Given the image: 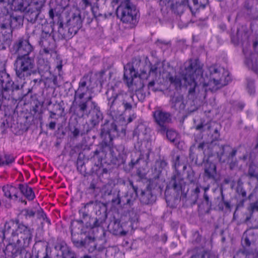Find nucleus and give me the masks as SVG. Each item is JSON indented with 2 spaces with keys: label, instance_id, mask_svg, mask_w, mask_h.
Returning a JSON list of instances; mask_svg holds the SVG:
<instances>
[{
  "label": "nucleus",
  "instance_id": "774afa93",
  "mask_svg": "<svg viewBox=\"0 0 258 258\" xmlns=\"http://www.w3.org/2000/svg\"><path fill=\"white\" fill-rule=\"evenodd\" d=\"M247 88L248 92L250 94H252L255 92V87L254 85V82L252 80H248L247 84Z\"/></svg>",
  "mask_w": 258,
  "mask_h": 258
},
{
  "label": "nucleus",
  "instance_id": "f8f14e48",
  "mask_svg": "<svg viewBox=\"0 0 258 258\" xmlns=\"http://www.w3.org/2000/svg\"><path fill=\"white\" fill-rule=\"evenodd\" d=\"M6 240L8 241V243L3 250L5 255L17 257L25 251L26 247L22 244V242H20V240H17L16 242H13V240H11L10 238L7 239Z\"/></svg>",
  "mask_w": 258,
  "mask_h": 258
},
{
  "label": "nucleus",
  "instance_id": "c03bdc74",
  "mask_svg": "<svg viewBox=\"0 0 258 258\" xmlns=\"http://www.w3.org/2000/svg\"><path fill=\"white\" fill-rule=\"evenodd\" d=\"M85 248H87L89 252L94 251L97 247V243L95 237L87 236L85 238Z\"/></svg>",
  "mask_w": 258,
  "mask_h": 258
},
{
  "label": "nucleus",
  "instance_id": "aec40b11",
  "mask_svg": "<svg viewBox=\"0 0 258 258\" xmlns=\"http://www.w3.org/2000/svg\"><path fill=\"white\" fill-rule=\"evenodd\" d=\"M102 138V141L99 145V150L102 153V154H104L106 156L107 153L109 152L111 156L113 158H116V154L114 151V149H115V147L114 145L113 140L110 138Z\"/></svg>",
  "mask_w": 258,
  "mask_h": 258
},
{
  "label": "nucleus",
  "instance_id": "79ce46f5",
  "mask_svg": "<svg viewBox=\"0 0 258 258\" xmlns=\"http://www.w3.org/2000/svg\"><path fill=\"white\" fill-rule=\"evenodd\" d=\"M42 49L39 51L40 56L38 58H43L46 59L50 58L52 56V53L54 51L52 46L48 45L46 47H41Z\"/></svg>",
  "mask_w": 258,
  "mask_h": 258
},
{
  "label": "nucleus",
  "instance_id": "1a4fd4ad",
  "mask_svg": "<svg viewBox=\"0 0 258 258\" xmlns=\"http://www.w3.org/2000/svg\"><path fill=\"white\" fill-rule=\"evenodd\" d=\"M91 89L79 84L78 88L75 92L74 101H76L79 111L83 115L87 112L89 102H93L91 95L84 98L88 91Z\"/></svg>",
  "mask_w": 258,
  "mask_h": 258
},
{
  "label": "nucleus",
  "instance_id": "6e6552de",
  "mask_svg": "<svg viewBox=\"0 0 258 258\" xmlns=\"http://www.w3.org/2000/svg\"><path fill=\"white\" fill-rule=\"evenodd\" d=\"M33 232V228L25 225L23 223H20L19 220H17V228L13 233L12 237H18L17 240H20L22 244L27 248L32 241Z\"/></svg>",
  "mask_w": 258,
  "mask_h": 258
},
{
  "label": "nucleus",
  "instance_id": "ea45409f",
  "mask_svg": "<svg viewBox=\"0 0 258 258\" xmlns=\"http://www.w3.org/2000/svg\"><path fill=\"white\" fill-rule=\"evenodd\" d=\"M163 67V64L160 61H157L154 64H152L150 61V67L148 71V76L153 75L155 77L159 73H161V69Z\"/></svg>",
  "mask_w": 258,
  "mask_h": 258
},
{
  "label": "nucleus",
  "instance_id": "69168bd1",
  "mask_svg": "<svg viewBox=\"0 0 258 258\" xmlns=\"http://www.w3.org/2000/svg\"><path fill=\"white\" fill-rule=\"evenodd\" d=\"M146 130H147V128L144 125H139L137 127L136 130L135 131V132L134 133V135L135 136V134H138L139 136L141 135V134L145 135L146 134V133L145 132V131H146Z\"/></svg>",
  "mask_w": 258,
  "mask_h": 258
},
{
  "label": "nucleus",
  "instance_id": "2eb2a0df",
  "mask_svg": "<svg viewBox=\"0 0 258 258\" xmlns=\"http://www.w3.org/2000/svg\"><path fill=\"white\" fill-rule=\"evenodd\" d=\"M253 47L256 51L251 53L248 57H246L244 62L245 64L253 72L258 73V38L253 42Z\"/></svg>",
  "mask_w": 258,
  "mask_h": 258
},
{
  "label": "nucleus",
  "instance_id": "3c124183",
  "mask_svg": "<svg viewBox=\"0 0 258 258\" xmlns=\"http://www.w3.org/2000/svg\"><path fill=\"white\" fill-rule=\"evenodd\" d=\"M69 4L70 0H56L54 11L58 10V12L63 11L69 6Z\"/></svg>",
  "mask_w": 258,
  "mask_h": 258
},
{
  "label": "nucleus",
  "instance_id": "b1692460",
  "mask_svg": "<svg viewBox=\"0 0 258 258\" xmlns=\"http://www.w3.org/2000/svg\"><path fill=\"white\" fill-rule=\"evenodd\" d=\"M171 107L179 112L183 111L185 108L183 96L180 94H175L171 96L170 100Z\"/></svg>",
  "mask_w": 258,
  "mask_h": 258
},
{
  "label": "nucleus",
  "instance_id": "a878e982",
  "mask_svg": "<svg viewBox=\"0 0 258 258\" xmlns=\"http://www.w3.org/2000/svg\"><path fill=\"white\" fill-rule=\"evenodd\" d=\"M204 176L207 179L216 180L217 176V167L214 163L207 160L204 164Z\"/></svg>",
  "mask_w": 258,
  "mask_h": 258
},
{
  "label": "nucleus",
  "instance_id": "f3484780",
  "mask_svg": "<svg viewBox=\"0 0 258 258\" xmlns=\"http://www.w3.org/2000/svg\"><path fill=\"white\" fill-rule=\"evenodd\" d=\"M2 18L4 19L2 21L7 23V24H9L8 25L12 30L19 28L23 25L24 16H23L14 14L11 15L9 13L7 14H4Z\"/></svg>",
  "mask_w": 258,
  "mask_h": 258
},
{
  "label": "nucleus",
  "instance_id": "338daca9",
  "mask_svg": "<svg viewBox=\"0 0 258 258\" xmlns=\"http://www.w3.org/2000/svg\"><path fill=\"white\" fill-rule=\"evenodd\" d=\"M248 210L251 213L254 212H258V201L255 202L250 203L248 208Z\"/></svg>",
  "mask_w": 258,
  "mask_h": 258
},
{
  "label": "nucleus",
  "instance_id": "4468645a",
  "mask_svg": "<svg viewBox=\"0 0 258 258\" xmlns=\"http://www.w3.org/2000/svg\"><path fill=\"white\" fill-rule=\"evenodd\" d=\"M118 131L115 123L112 121H110L106 120L102 125L101 131V136L102 138L111 139L113 140L114 137L117 135Z\"/></svg>",
  "mask_w": 258,
  "mask_h": 258
},
{
  "label": "nucleus",
  "instance_id": "680f3d73",
  "mask_svg": "<svg viewBox=\"0 0 258 258\" xmlns=\"http://www.w3.org/2000/svg\"><path fill=\"white\" fill-rule=\"evenodd\" d=\"M79 6L82 10H85L88 7H91L92 9L93 7L92 2L89 0H81Z\"/></svg>",
  "mask_w": 258,
  "mask_h": 258
},
{
  "label": "nucleus",
  "instance_id": "8fccbe9b",
  "mask_svg": "<svg viewBox=\"0 0 258 258\" xmlns=\"http://www.w3.org/2000/svg\"><path fill=\"white\" fill-rule=\"evenodd\" d=\"M201 185L199 184H196V187L191 190V196L189 199L192 204H195L199 197Z\"/></svg>",
  "mask_w": 258,
  "mask_h": 258
},
{
  "label": "nucleus",
  "instance_id": "e433bc0d",
  "mask_svg": "<svg viewBox=\"0 0 258 258\" xmlns=\"http://www.w3.org/2000/svg\"><path fill=\"white\" fill-rule=\"evenodd\" d=\"M150 67V60L148 56L144 57L138 70V77H148V71Z\"/></svg>",
  "mask_w": 258,
  "mask_h": 258
},
{
  "label": "nucleus",
  "instance_id": "4be33fe9",
  "mask_svg": "<svg viewBox=\"0 0 258 258\" xmlns=\"http://www.w3.org/2000/svg\"><path fill=\"white\" fill-rule=\"evenodd\" d=\"M16 228L17 220L15 221L13 219H11L6 221L1 231L2 235H0L2 241L4 242V240L8 239L7 235L10 233H11V236L12 237V234L15 232Z\"/></svg>",
  "mask_w": 258,
  "mask_h": 258
},
{
  "label": "nucleus",
  "instance_id": "20e7f679",
  "mask_svg": "<svg viewBox=\"0 0 258 258\" xmlns=\"http://www.w3.org/2000/svg\"><path fill=\"white\" fill-rule=\"evenodd\" d=\"M14 64L16 75L21 81L36 73L34 58L29 55L18 56Z\"/></svg>",
  "mask_w": 258,
  "mask_h": 258
},
{
  "label": "nucleus",
  "instance_id": "13d9d810",
  "mask_svg": "<svg viewBox=\"0 0 258 258\" xmlns=\"http://www.w3.org/2000/svg\"><path fill=\"white\" fill-rule=\"evenodd\" d=\"M74 226H76L77 230H80L81 233H84L83 230L84 227V222L82 219L77 220L75 221V223H72L71 224V229H73Z\"/></svg>",
  "mask_w": 258,
  "mask_h": 258
},
{
  "label": "nucleus",
  "instance_id": "0e129e2a",
  "mask_svg": "<svg viewBox=\"0 0 258 258\" xmlns=\"http://www.w3.org/2000/svg\"><path fill=\"white\" fill-rule=\"evenodd\" d=\"M38 218H41L44 221H46L49 225L51 224L50 220L47 217L46 215L43 212V211L41 209L40 211H37Z\"/></svg>",
  "mask_w": 258,
  "mask_h": 258
},
{
  "label": "nucleus",
  "instance_id": "a19ab883",
  "mask_svg": "<svg viewBox=\"0 0 258 258\" xmlns=\"http://www.w3.org/2000/svg\"><path fill=\"white\" fill-rule=\"evenodd\" d=\"M82 205L83 206L81 208L82 209H85V210L89 209V212L92 210H96V211L101 210L102 207L105 206L102 203L97 201H90L86 204H82Z\"/></svg>",
  "mask_w": 258,
  "mask_h": 258
},
{
  "label": "nucleus",
  "instance_id": "9b49d317",
  "mask_svg": "<svg viewBox=\"0 0 258 258\" xmlns=\"http://www.w3.org/2000/svg\"><path fill=\"white\" fill-rule=\"evenodd\" d=\"M13 48L18 56H27L33 51V47L28 39L19 38L14 44Z\"/></svg>",
  "mask_w": 258,
  "mask_h": 258
},
{
  "label": "nucleus",
  "instance_id": "9d476101",
  "mask_svg": "<svg viewBox=\"0 0 258 258\" xmlns=\"http://www.w3.org/2000/svg\"><path fill=\"white\" fill-rule=\"evenodd\" d=\"M154 121L159 125L158 132L162 135L165 134L166 124L171 122V114L161 108L158 107L152 112Z\"/></svg>",
  "mask_w": 258,
  "mask_h": 258
},
{
  "label": "nucleus",
  "instance_id": "7ed1b4c3",
  "mask_svg": "<svg viewBox=\"0 0 258 258\" xmlns=\"http://www.w3.org/2000/svg\"><path fill=\"white\" fill-rule=\"evenodd\" d=\"M143 60L140 56L134 57L131 62H128L124 66L123 81L128 88H132L133 90H139L143 86L140 79V84L137 86L134 83V80L138 77V70Z\"/></svg>",
  "mask_w": 258,
  "mask_h": 258
},
{
  "label": "nucleus",
  "instance_id": "c9c22d12",
  "mask_svg": "<svg viewBox=\"0 0 258 258\" xmlns=\"http://www.w3.org/2000/svg\"><path fill=\"white\" fill-rule=\"evenodd\" d=\"M208 146V144L205 142L200 143L197 147H196L195 144L191 145L189 148V158L192 161L195 160V162H197V158L195 155L194 150L197 148L199 151H203V154H205V149Z\"/></svg>",
  "mask_w": 258,
  "mask_h": 258
},
{
  "label": "nucleus",
  "instance_id": "5701e85b",
  "mask_svg": "<svg viewBox=\"0 0 258 258\" xmlns=\"http://www.w3.org/2000/svg\"><path fill=\"white\" fill-rule=\"evenodd\" d=\"M184 182L183 179L180 178L179 175H173L171 177V181L169 183V185L173 188L177 194L179 195L180 192H181L180 199L181 198H185L186 194L182 192V187L184 185Z\"/></svg>",
  "mask_w": 258,
  "mask_h": 258
},
{
  "label": "nucleus",
  "instance_id": "0eeeda50",
  "mask_svg": "<svg viewBox=\"0 0 258 258\" xmlns=\"http://www.w3.org/2000/svg\"><path fill=\"white\" fill-rule=\"evenodd\" d=\"M13 5L17 10L25 13L26 19L31 23L36 22L42 8L29 3L28 5L25 6L23 1L13 0Z\"/></svg>",
  "mask_w": 258,
  "mask_h": 258
},
{
  "label": "nucleus",
  "instance_id": "09e8293b",
  "mask_svg": "<svg viewBox=\"0 0 258 258\" xmlns=\"http://www.w3.org/2000/svg\"><path fill=\"white\" fill-rule=\"evenodd\" d=\"M166 135L167 139L171 143H176L178 140V133L172 130H168L167 127H166V131L165 134Z\"/></svg>",
  "mask_w": 258,
  "mask_h": 258
},
{
  "label": "nucleus",
  "instance_id": "4c0bfd02",
  "mask_svg": "<svg viewBox=\"0 0 258 258\" xmlns=\"http://www.w3.org/2000/svg\"><path fill=\"white\" fill-rule=\"evenodd\" d=\"M71 239L74 246L77 248L85 247V239L83 240H79L76 237L77 234H82L83 233H81L80 230H77L76 226H74L73 229L71 230Z\"/></svg>",
  "mask_w": 258,
  "mask_h": 258
},
{
  "label": "nucleus",
  "instance_id": "603ef678",
  "mask_svg": "<svg viewBox=\"0 0 258 258\" xmlns=\"http://www.w3.org/2000/svg\"><path fill=\"white\" fill-rule=\"evenodd\" d=\"M71 136L73 138L77 139L80 136H83L85 134L84 131H81L77 126H71L70 127Z\"/></svg>",
  "mask_w": 258,
  "mask_h": 258
},
{
  "label": "nucleus",
  "instance_id": "cd10ccee",
  "mask_svg": "<svg viewBox=\"0 0 258 258\" xmlns=\"http://www.w3.org/2000/svg\"><path fill=\"white\" fill-rule=\"evenodd\" d=\"M92 108L93 109V115L90 119V123L92 127L98 125L103 119V114L100 110V107L95 102H92Z\"/></svg>",
  "mask_w": 258,
  "mask_h": 258
},
{
  "label": "nucleus",
  "instance_id": "bf43d9fd",
  "mask_svg": "<svg viewBox=\"0 0 258 258\" xmlns=\"http://www.w3.org/2000/svg\"><path fill=\"white\" fill-rule=\"evenodd\" d=\"M21 213L24 215L25 219H27L28 218H33L35 215V212L29 209H23Z\"/></svg>",
  "mask_w": 258,
  "mask_h": 258
},
{
  "label": "nucleus",
  "instance_id": "423d86ee",
  "mask_svg": "<svg viewBox=\"0 0 258 258\" xmlns=\"http://www.w3.org/2000/svg\"><path fill=\"white\" fill-rule=\"evenodd\" d=\"M127 187L130 186L133 189L132 192L130 190L123 196L120 197L118 193L116 197L111 200V203L114 206H118L122 208H128L131 207L137 198L138 197V186L134 185L133 181H128Z\"/></svg>",
  "mask_w": 258,
  "mask_h": 258
},
{
  "label": "nucleus",
  "instance_id": "f704fd0d",
  "mask_svg": "<svg viewBox=\"0 0 258 258\" xmlns=\"http://www.w3.org/2000/svg\"><path fill=\"white\" fill-rule=\"evenodd\" d=\"M106 157L104 154L102 153L99 149H96L93 152V155L91 157V160L93 161L95 166L100 169L103 167L102 160Z\"/></svg>",
  "mask_w": 258,
  "mask_h": 258
},
{
  "label": "nucleus",
  "instance_id": "7c9ffc66",
  "mask_svg": "<svg viewBox=\"0 0 258 258\" xmlns=\"http://www.w3.org/2000/svg\"><path fill=\"white\" fill-rule=\"evenodd\" d=\"M18 188L21 193L29 201H33L35 198V195L32 187L27 183H20Z\"/></svg>",
  "mask_w": 258,
  "mask_h": 258
},
{
  "label": "nucleus",
  "instance_id": "2f4dec72",
  "mask_svg": "<svg viewBox=\"0 0 258 258\" xmlns=\"http://www.w3.org/2000/svg\"><path fill=\"white\" fill-rule=\"evenodd\" d=\"M3 191L4 196L11 200H17L19 198L18 189L14 186L12 185H5L3 187Z\"/></svg>",
  "mask_w": 258,
  "mask_h": 258
},
{
  "label": "nucleus",
  "instance_id": "412c9836",
  "mask_svg": "<svg viewBox=\"0 0 258 258\" xmlns=\"http://www.w3.org/2000/svg\"><path fill=\"white\" fill-rule=\"evenodd\" d=\"M82 22L83 20L81 14L78 12L77 13L72 15L69 20L67 21V25L68 27H70L75 33H77L82 27Z\"/></svg>",
  "mask_w": 258,
  "mask_h": 258
},
{
  "label": "nucleus",
  "instance_id": "6e6d98bb",
  "mask_svg": "<svg viewBox=\"0 0 258 258\" xmlns=\"http://www.w3.org/2000/svg\"><path fill=\"white\" fill-rule=\"evenodd\" d=\"M173 166L174 167V169L177 172L179 171V167L181 165L183 166V170H185L186 168L185 164H184L183 163L180 162L179 155H176L175 157V159L173 160Z\"/></svg>",
  "mask_w": 258,
  "mask_h": 258
},
{
  "label": "nucleus",
  "instance_id": "bb28decb",
  "mask_svg": "<svg viewBox=\"0 0 258 258\" xmlns=\"http://www.w3.org/2000/svg\"><path fill=\"white\" fill-rule=\"evenodd\" d=\"M139 199L142 204L151 205L156 201V197L152 194L150 188L147 187L144 190H142Z\"/></svg>",
  "mask_w": 258,
  "mask_h": 258
},
{
  "label": "nucleus",
  "instance_id": "49530a36",
  "mask_svg": "<svg viewBox=\"0 0 258 258\" xmlns=\"http://www.w3.org/2000/svg\"><path fill=\"white\" fill-rule=\"evenodd\" d=\"M137 153L139 154V157L137 159L132 158L131 162L129 163L130 167L132 168H133L134 166L139 164L141 160L145 159V157H146L147 159H148L149 157L150 154L148 151L145 152L140 151L138 153Z\"/></svg>",
  "mask_w": 258,
  "mask_h": 258
},
{
  "label": "nucleus",
  "instance_id": "473e14b6",
  "mask_svg": "<svg viewBox=\"0 0 258 258\" xmlns=\"http://www.w3.org/2000/svg\"><path fill=\"white\" fill-rule=\"evenodd\" d=\"M230 149H231V147L228 145H219V144L215 143L213 146V150L217 154L219 161L223 162H225V159L222 160L223 157Z\"/></svg>",
  "mask_w": 258,
  "mask_h": 258
},
{
  "label": "nucleus",
  "instance_id": "e2e57ef3",
  "mask_svg": "<svg viewBox=\"0 0 258 258\" xmlns=\"http://www.w3.org/2000/svg\"><path fill=\"white\" fill-rule=\"evenodd\" d=\"M43 82L41 78L34 79L31 81V85H32V89H36L39 87L42 82Z\"/></svg>",
  "mask_w": 258,
  "mask_h": 258
},
{
  "label": "nucleus",
  "instance_id": "f257e3e1",
  "mask_svg": "<svg viewBox=\"0 0 258 258\" xmlns=\"http://www.w3.org/2000/svg\"><path fill=\"white\" fill-rule=\"evenodd\" d=\"M209 76H203V66L197 59H190L184 63V69L182 71L183 80L185 85L189 86L188 93L192 94L198 85L207 87L213 84L215 86H224V72L222 68L216 66L209 67Z\"/></svg>",
  "mask_w": 258,
  "mask_h": 258
},
{
  "label": "nucleus",
  "instance_id": "58836bf2",
  "mask_svg": "<svg viewBox=\"0 0 258 258\" xmlns=\"http://www.w3.org/2000/svg\"><path fill=\"white\" fill-rule=\"evenodd\" d=\"M110 226H112L111 230L112 233L115 235L125 236L127 232L123 230L122 227L118 220H115Z\"/></svg>",
  "mask_w": 258,
  "mask_h": 258
},
{
  "label": "nucleus",
  "instance_id": "ddd939ff",
  "mask_svg": "<svg viewBox=\"0 0 258 258\" xmlns=\"http://www.w3.org/2000/svg\"><path fill=\"white\" fill-rule=\"evenodd\" d=\"M0 48L5 49L6 46H9L13 37V31L12 28L8 27L7 23L4 22L0 25Z\"/></svg>",
  "mask_w": 258,
  "mask_h": 258
},
{
  "label": "nucleus",
  "instance_id": "6ab92c4d",
  "mask_svg": "<svg viewBox=\"0 0 258 258\" xmlns=\"http://www.w3.org/2000/svg\"><path fill=\"white\" fill-rule=\"evenodd\" d=\"M54 248L61 251L62 258H77L76 253L62 240H57Z\"/></svg>",
  "mask_w": 258,
  "mask_h": 258
},
{
  "label": "nucleus",
  "instance_id": "052dcab7",
  "mask_svg": "<svg viewBox=\"0 0 258 258\" xmlns=\"http://www.w3.org/2000/svg\"><path fill=\"white\" fill-rule=\"evenodd\" d=\"M169 81L171 84H174L176 87L180 86L181 85V80L176 76H170Z\"/></svg>",
  "mask_w": 258,
  "mask_h": 258
},
{
  "label": "nucleus",
  "instance_id": "5fc2aeb1",
  "mask_svg": "<svg viewBox=\"0 0 258 258\" xmlns=\"http://www.w3.org/2000/svg\"><path fill=\"white\" fill-rule=\"evenodd\" d=\"M221 196H222L221 202H220L218 205L219 209L220 211H223L224 210V205L226 209H227V210H231L230 203L228 201H226L225 200L224 196L223 194V192H222Z\"/></svg>",
  "mask_w": 258,
  "mask_h": 258
},
{
  "label": "nucleus",
  "instance_id": "37998d69",
  "mask_svg": "<svg viewBox=\"0 0 258 258\" xmlns=\"http://www.w3.org/2000/svg\"><path fill=\"white\" fill-rule=\"evenodd\" d=\"M52 38L51 34L45 31H42L41 35L39 44L41 47H46L48 45H51V41Z\"/></svg>",
  "mask_w": 258,
  "mask_h": 258
},
{
  "label": "nucleus",
  "instance_id": "f03ea898",
  "mask_svg": "<svg viewBox=\"0 0 258 258\" xmlns=\"http://www.w3.org/2000/svg\"><path fill=\"white\" fill-rule=\"evenodd\" d=\"M116 13L117 17L130 28H134L138 22L139 11L130 0L122 1Z\"/></svg>",
  "mask_w": 258,
  "mask_h": 258
},
{
  "label": "nucleus",
  "instance_id": "864d4df0",
  "mask_svg": "<svg viewBox=\"0 0 258 258\" xmlns=\"http://www.w3.org/2000/svg\"><path fill=\"white\" fill-rule=\"evenodd\" d=\"M2 89L0 90V100H9L10 97V91L8 89H6L4 85H2Z\"/></svg>",
  "mask_w": 258,
  "mask_h": 258
},
{
  "label": "nucleus",
  "instance_id": "c756f323",
  "mask_svg": "<svg viewBox=\"0 0 258 258\" xmlns=\"http://www.w3.org/2000/svg\"><path fill=\"white\" fill-rule=\"evenodd\" d=\"M106 211L107 208L106 206H103L101 210L96 211V214L98 217L95 218L92 226V228L99 227L105 222L107 217Z\"/></svg>",
  "mask_w": 258,
  "mask_h": 258
},
{
  "label": "nucleus",
  "instance_id": "c85d7f7f",
  "mask_svg": "<svg viewBox=\"0 0 258 258\" xmlns=\"http://www.w3.org/2000/svg\"><path fill=\"white\" fill-rule=\"evenodd\" d=\"M37 68L38 72L41 75V77H44L47 80L48 76L46 77L45 76L51 75L50 62L48 60H45L43 58H38Z\"/></svg>",
  "mask_w": 258,
  "mask_h": 258
},
{
  "label": "nucleus",
  "instance_id": "4d7b16f0",
  "mask_svg": "<svg viewBox=\"0 0 258 258\" xmlns=\"http://www.w3.org/2000/svg\"><path fill=\"white\" fill-rule=\"evenodd\" d=\"M6 0H0V19L4 17V14L9 13V10L7 8Z\"/></svg>",
  "mask_w": 258,
  "mask_h": 258
},
{
  "label": "nucleus",
  "instance_id": "a211bd4d",
  "mask_svg": "<svg viewBox=\"0 0 258 258\" xmlns=\"http://www.w3.org/2000/svg\"><path fill=\"white\" fill-rule=\"evenodd\" d=\"M1 77L3 78V80L1 82L2 85H4L6 89H8L12 92L18 91L22 89L24 85L26 83L25 80L23 81L21 84L18 83V80L14 82L9 74L3 73Z\"/></svg>",
  "mask_w": 258,
  "mask_h": 258
},
{
  "label": "nucleus",
  "instance_id": "39448f33",
  "mask_svg": "<svg viewBox=\"0 0 258 258\" xmlns=\"http://www.w3.org/2000/svg\"><path fill=\"white\" fill-rule=\"evenodd\" d=\"M122 93V92H116L113 88L106 92L108 113L113 119L118 118L123 112L121 105Z\"/></svg>",
  "mask_w": 258,
  "mask_h": 258
},
{
  "label": "nucleus",
  "instance_id": "393cba45",
  "mask_svg": "<svg viewBox=\"0 0 258 258\" xmlns=\"http://www.w3.org/2000/svg\"><path fill=\"white\" fill-rule=\"evenodd\" d=\"M121 105L123 106L124 110L131 111L137 106V103L134 99V95L122 92Z\"/></svg>",
  "mask_w": 258,
  "mask_h": 258
},
{
  "label": "nucleus",
  "instance_id": "dca6fc26",
  "mask_svg": "<svg viewBox=\"0 0 258 258\" xmlns=\"http://www.w3.org/2000/svg\"><path fill=\"white\" fill-rule=\"evenodd\" d=\"M57 19L56 25L58 26V37L60 39L70 40L77 33H75L70 27L66 30L63 28L62 19L60 15H56Z\"/></svg>",
  "mask_w": 258,
  "mask_h": 258
},
{
  "label": "nucleus",
  "instance_id": "a18cd8bd",
  "mask_svg": "<svg viewBox=\"0 0 258 258\" xmlns=\"http://www.w3.org/2000/svg\"><path fill=\"white\" fill-rule=\"evenodd\" d=\"M15 157L10 154L0 155V166H10L15 162Z\"/></svg>",
  "mask_w": 258,
  "mask_h": 258
},
{
  "label": "nucleus",
  "instance_id": "de8ad7c7",
  "mask_svg": "<svg viewBox=\"0 0 258 258\" xmlns=\"http://www.w3.org/2000/svg\"><path fill=\"white\" fill-rule=\"evenodd\" d=\"M246 175L250 179L255 178L258 181V166L255 164H250Z\"/></svg>",
  "mask_w": 258,
  "mask_h": 258
},
{
  "label": "nucleus",
  "instance_id": "72a5a7b5",
  "mask_svg": "<svg viewBox=\"0 0 258 258\" xmlns=\"http://www.w3.org/2000/svg\"><path fill=\"white\" fill-rule=\"evenodd\" d=\"M79 84L91 90L94 88L93 84V72L90 71L84 75L80 79Z\"/></svg>",
  "mask_w": 258,
  "mask_h": 258
}]
</instances>
